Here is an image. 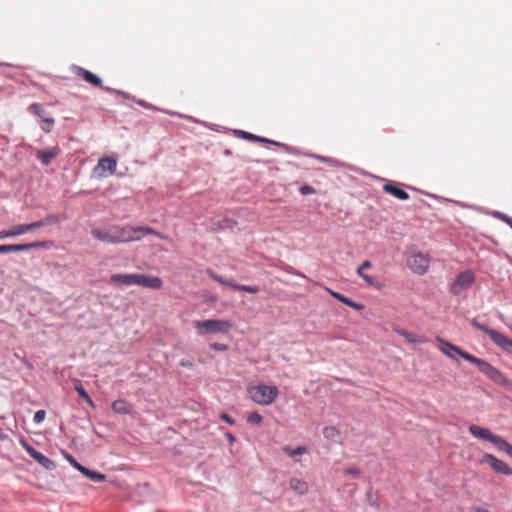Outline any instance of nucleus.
<instances>
[{
	"label": "nucleus",
	"instance_id": "35",
	"mask_svg": "<svg viewBox=\"0 0 512 512\" xmlns=\"http://www.w3.org/2000/svg\"><path fill=\"white\" fill-rule=\"evenodd\" d=\"M29 224V230L30 232L39 228H42L44 226H47V221L45 219H41L35 222L28 223Z\"/></svg>",
	"mask_w": 512,
	"mask_h": 512
},
{
	"label": "nucleus",
	"instance_id": "9",
	"mask_svg": "<svg viewBox=\"0 0 512 512\" xmlns=\"http://www.w3.org/2000/svg\"><path fill=\"white\" fill-rule=\"evenodd\" d=\"M51 246H52L51 241H35V242L24 243V244H5V245H0V254L11 253V252H21V251H27V250L39 249V248H49Z\"/></svg>",
	"mask_w": 512,
	"mask_h": 512
},
{
	"label": "nucleus",
	"instance_id": "12",
	"mask_svg": "<svg viewBox=\"0 0 512 512\" xmlns=\"http://www.w3.org/2000/svg\"><path fill=\"white\" fill-rule=\"evenodd\" d=\"M21 444H22V447L26 450V452L35 461H37L43 468H45L47 470H52L55 468V464L52 460H50L48 457H46L42 453L38 452L35 448H33L27 442L22 441Z\"/></svg>",
	"mask_w": 512,
	"mask_h": 512
},
{
	"label": "nucleus",
	"instance_id": "44",
	"mask_svg": "<svg viewBox=\"0 0 512 512\" xmlns=\"http://www.w3.org/2000/svg\"><path fill=\"white\" fill-rule=\"evenodd\" d=\"M68 460L79 472H81V468H85L80 463H78L72 456H69Z\"/></svg>",
	"mask_w": 512,
	"mask_h": 512
},
{
	"label": "nucleus",
	"instance_id": "34",
	"mask_svg": "<svg viewBox=\"0 0 512 512\" xmlns=\"http://www.w3.org/2000/svg\"><path fill=\"white\" fill-rule=\"evenodd\" d=\"M342 303L358 311L362 310L364 307L361 303L354 302L351 299L347 298L346 296L344 297V299H342Z\"/></svg>",
	"mask_w": 512,
	"mask_h": 512
},
{
	"label": "nucleus",
	"instance_id": "39",
	"mask_svg": "<svg viewBox=\"0 0 512 512\" xmlns=\"http://www.w3.org/2000/svg\"><path fill=\"white\" fill-rule=\"evenodd\" d=\"M209 347L212 350H215V351H227L228 350V346L227 345L221 344V343H216V342L210 343Z\"/></svg>",
	"mask_w": 512,
	"mask_h": 512
},
{
	"label": "nucleus",
	"instance_id": "36",
	"mask_svg": "<svg viewBox=\"0 0 512 512\" xmlns=\"http://www.w3.org/2000/svg\"><path fill=\"white\" fill-rule=\"evenodd\" d=\"M74 388H75L76 392L78 393V395L82 399L88 398V393L83 388V386L81 385L80 381H77V383H75Z\"/></svg>",
	"mask_w": 512,
	"mask_h": 512
},
{
	"label": "nucleus",
	"instance_id": "33",
	"mask_svg": "<svg viewBox=\"0 0 512 512\" xmlns=\"http://www.w3.org/2000/svg\"><path fill=\"white\" fill-rule=\"evenodd\" d=\"M29 110L33 112L36 116L43 118L45 115V111L42 106L38 103H33L30 105Z\"/></svg>",
	"mask_w": 512,
	"mask_h": 512
},
{
	"label": "nucleus",
	"instance_id": "23",
	"mask_svg": "<svg viewBox=\"0 0 512 512\" xmlns=\"http://www.w3.org/2000/svg\"><path fill=\"white\" fill-rule=\"evenodd\" d=\"M282 450L290 458H295L298 455H303V454L308 453V448L305 446H299L297 448H291L290 446H284L282 448Z\"/></svg>",
	"mask_w": 512,
	"mask_h": 512
},
{
	"label": "nucleus",
	"instance_id": "40",
	"mask_svg": "<svg viewBox=\"0 0 512 512\" xmlns=\"http://www.w3.org/2000/svg\"><path fill=\"white\" fill-rule=\"evenodd\" d=\"M300 193L304 196L315 193V189L312 186L304 185L300 188Z\"/></svg>",
	"mask_w": 512,
	"mask_h": 512
},
{
	"label": "nucleus",
	"instance_id": "1",
	"mask_svg": "<svg viewBox=\"0 0 512 512\" xmlns=\"http://www.w3.org/2000/svg\"><path fill=\"white\" fill-rule=\"evenodd\" d=\"M438 349L451 360L457 361L455 354L461 356L466 361L474 364L480 372L485 374L489 379L503 387H511V381L497 368L493 367L490 363L475 357L474 355L460 349L456 345L444 340L441 337H436Z\"/></svg>",
	"mask_w": 512,
	"mask_h": 512
},
{
	"label": "nucleus",
	"instance_id": "4",
	"mask_svg": "<svg viewBox=\"0 0 512 512\" xmlns=\"http://www.w3.org/2000/svg\"><path fill=\"white\" fill-rule=\"evenodd\" d=\"M250 399L262 406L272 404L278 397L279 391L276 386L258 384L247 389Z\"/></svg>",
	"mask_w": 512,
	"mask_h": 512
},
{
	"label": "nucleus",
	"instance_id": "49",
	"mask_svg": "<svg viewBox=\"0 0 512 512\" xmlns=\"http://www.w3.org/2000/svg\"><path fill=\"white\" fill-rule=\"evenodd\" d=\"M226 227L232 228L236 225V221L234 220H225Z\"/></svg>",
	"mask_w": 512,
	"mask_h": 512
},
{
	"label": "nucleus",
	"instance_id": "46",
	"mask_svg": "<svg viewBox=\"0 0 512 512\" xmlns=\"http://www.w3.org/2000/svg\"><path fill=\"white\" fill-rule=\"evenodd\" d=\"M180 366L185 367V368H192L193 367V363L190 360L182 359L180 361Z\"/></svg>",
	"mask_w": 512,
	"mask_h": 512
},
{
	"label": "nucleus",
	"instance_id": "8",
	"mask_svg": "<svg viewBox=\"0 0 512 512\" xmlns=\"http://www.w3.org/2000/svg\"><path fill=\"white\" fill-rule=\"evenodd\" d=\"M407 267L415 274L424 275L430 267L428 255L416 253L407 258Z\"/></svg>",
	"mask_w": 512,
	"mask_h": 512
},
{
	"label": "nucleus",
	"instance_id": "3",
	"mask_svg": "<svg viewBox=\"0 0 512 512\" xmlns=\"http://www.w3.org/2000/svg\"><path fill=\"white\" fill-rule=\"evenodd\" d=\"M232 323L225 319L196 320L193 327L200 336L208 334H228L232 329Z\"/></svg>",
	"mask_w": 512,
	"mask_h": 512
},
{
	"label": "nucleus",
	"instance_id": "27",
	"mask_svg": "<svg viewBox=\"0 0 512 512\" xmlns=\"http://www.w3.org/2000/svg\"><path fill=\"white\" fill-rule=\"evenodd\" d=\"M206 273L207 275L215 280L216 282L222 284V285H228L232 288V285H234V283L230 282V281H227L226 279H224L223 277L219 276L218 274H216L213 270L211 269H207L206 270Z\"/></svg>",
	"mask_w": 512,
	"mask_h": 512
},
{
	"label": "nucleus",
	"instance_id": "21",
	"mask_svg": "<svg viewBox=\"0 0 512 512\" xmlns=\"http://www.w3.org/2000/svg\"><path fill=\"white\" fill-rule=\"evenodd\" d=\"M112 410L115 413L122 414V415L131 413L129 404L125 400H122V399L116 400L112 403Z\"/></svg>",
	"mask_w": 512,
	"mask_h": 512
},
{
	"label": "nucleus",
	"instance_id": "41",
	"mask_svg": "<svg viewBox=\"0 0 512 512\" xmlns=\"http://www.w3.org/2000/svg\"><path fill=\"white\" fill-rule=\"evenodd\" d=\"M220 418H221V420L225 421L229 425H234L235 424L234 419L229 414H227V413H222L220 415Z\"/></svg>",
	"mask_w": 512,
	"mask_h": 512
},
{
	"label": "nucleus",
	"instance_id": "2",
	"mask_svg": "<svg viewBox=\"0 0 512 512\" xmlns=\"http://www.w3.org/2000/svg\"><path fill=\"white\" fill-rule=\"evenodd\" d=\"M91 234L95 239L111 244L138 241L142 237L141 234H151L162 238L159 232L150 227H132L130 225H112L104 230L93 228Z\"/></svg>",
	"mask_w": 512,
	"mask_h": 512
},
{
	"label": "nucleus",
	"instance_id": "11",
	"mask_svg": "<svg viewBox=\"0 0 512 512\" xmlns=\"http://www.w3.org/2000/svg\"><path fill=\"white\" fill-rule=\"evenodd\" d=\"M481 462L489 464L491 468L499 474L512 475V468L506 462L498 459L492 454H485L482 457Z\"/></svg>",
	"mask_w": 512,
	"mask_h": 512
},
{
	"label": "nucleus",
	"instance_id": "24",
	"mask_svg": "<svg viewBox=\"0 0 512 512\" xmlns=\"http://www.w3.org/2000/svg\"><path fill=\"white\" fill-rule=\"evenodd\" d=\"M238 133L241 136V138H243L245 140L264 142V143H273L272 141H270V140H268L266 138L254 135V134L246 132V131H239Z\"/></svg>",
	"mask_w": 512,
	"mask_h": 512
},
{
	"label": "nucleus",
	"instance_id": "17",
	"mask_svg": "<svg viewBox=\"0 0 512 512\" xmlns=\"http://www.w3.org/2000/svg\"><path fill=\"white\" fill-rule=\"evenodd\" d=\"M135 273L133 274H120V273H117V274H112L110 276V280L112 283H115V284H122V285H125V286H131V285H134V280H135Z\"/></svg>",
	"mask_w": 512,
	"mask_h": 512
},
{
	"label": "nucleus",
	"instance_id": "13",
	"mask_svg": "<svg viewBox=\"0 0 512 512\" xmlns=\"http://www.w3.org/2000/svg\"><path fill=\"white\" fill-rule=\"evenodd\" d=\"M134 285L149 289H160L163 285L162 280L157 276L135 273Z\"/></svg>",
	"mask_w": 512,
	"mask_h": 512
},
{
	"label": "nucleus",
	"instance_id": "16",
	"mask_svg": "<svg viewBox=\"0 0 512 512\" xmlns=\"http://www.w3.org/2000/svg\"><path fill=\"white\" fill-rule=\"evenodd\" d=\"M383 190L386 193L394 196L395 198H397L399 200H408L409 199V194L406 191H404L402 188H400L394 184H390V183L385 184L383 186Z\"/></svg>",
	"mask_w": 512,
	"mask_h": 512
},
{
	"label": "nucleus",
	"instance_id": "37",
	"mask_svg": "<svg viewBox=\"0 0 512 512\" xmlns=\"http://www.w3.org/2000/svg\"><path fill=\"white\" fill-rule=\"evenodd\" d=\"M316 159H318L319 161L323 162V163H326V164H329V165H332V166H335L337 161L333 158H330V157H326V156H320V155H315L314 156Z\"/></svg>",
	"mask_w": 512,
	"mask_h": 512
},
{
	"label": "nucleus",
	"instance_id": "10",
	"mask_svg": "<svg viewBox=\"0 0 512 512\" xmlns=\"http://www.w3.org/2000/svg\"><path fill=\"white\" fill-rule=\"evenodd\" d=\"M116 167V159L104 156L98 160L97 165L93 169V173L99 178H104L109 175H113L116 171Z\"/></svg>",
	"mask_w": 512,
	"mask_h": 512
},
{
	"label": "nucleus",
	"instance_id": "42",
	"mask_svg": "<svg viewBox=\"0 0 512 512\" xmlns=\"http://www.w3.org/2000/svg\"><path fill=\"white\" fill-rule=\"evenodd\" d=\"M12 237H13V233L11 231V228L7 229V230H0V240L6 239V238H12Z\"/></svg>",
	"mask_w": 512,
	"mask_h": 512
},
{
	"label": "nucleus",
	"instance_id": "47",
	"mask_svg": "<svg viewBox=\"0 0 512 512\" xmlns=\"http://www.w3.org/2000/svg\"><path fill=\"white\" fill-rule=\"evenodd\" d=\"M225 436H226V438H227V440L229 441L230 444H234L235 443L236 438L233 436L232 433L226 432Z\"/></svg>",
	"mask_w": 512,
	"mask_h": 512
},
{
	"label": "nucleus",
	"instance_id": "25",
	"mask_svg": "<svg viewBox=\"0 0 512 512\" xmlns=\"http://www.w3.org/2000/svg\"><path fill=\"white\" fill-rule=\"evenodd\" d=\"M323 435L326 439H329V440H336L339 435H340V432L339 430L334 427V426H326L324 427L323 429Z\"/></svg>",
	"mask_w": 512,
	"mask_h": 512
},
{
	"label": "nucleus",
	"instance_id": "7",
	"mask_svg": "<svg viewBox=\"0 0 512 512\" xmlns=\"http://www.w3.org/2000/svg\"><path fill=\"white\" fill-rule=\"evenodd\" d=\"M475 274L471 270H465L459 273L450 285V292L454 295L460 294L467 290L475 282Z\"/></svg>",
	"mask_w": 512,
	"mask_h": 512
},
{
	"label": "nucleus",
	"instance_id": "15",
	"mask_svg": "<svg viewBox=\"0 0 512 512\" xmlns=\"http://www.w3.org/2000/svg\"><path fill=\"white\" fill-rule=\"evenodd\" d=\"M76 74L78 76L82 77L89 84L96 86V87H102L101 79L97 75L93 74L92 72H90L82 67H78L76 69Z\"/></svg>",
	"mask_w": 512,
	"mask_h": 512
},
{
	"label": "nucleus",
	"instance_id": "45",
	"mask_svg": "<svg viewBox=\"0 0 512 512\" xmlns=\"http://www.w3.org/2000/svg\"><path fill=\"white\" fill-rule=\"evenodd\" d=\"M345 473L353 475L354 477H358L360 475L359 469L355 467L346 469Z\"/></svg>",
	"mask_w": 512,
	"mask_h": 512
},
{
	"label": "nucleus",
	"instance_id": "50",
	"mask_svg": "<svg viewBox=\"0 0 512 512\" xmlns=\"http://www.w3.org/2000/svg\"><path fill=\"white\" fill-rule=\"evenodd\" d=\"M84 400L88 403L89 406L95 407L94 402L89 395L88 398H85Z\"/></svg>",
	"mask_w": 512,
	"mask_h": 512
},
{
	"label": "nucleus",
	"instance_id": "38",
	"mask_svg": "<svg viewBox=\"0 0 512 512\" xmlns=\"http://www.w3.org/2000/svg\"><path fill=\"white\" fill-rule=\"evenodd\" d=\"M45 416H46V412H45L44 410H38V411L34 414L33 421H34L36 424H39V423H41V422L45 419Z\"/></svg>",
	"mask_w": 512,
	"mask_h": 512
},
{
	"label": "nucleus",
	"instance_id": "20",
	"mask_svg": "<svg viewBox=\"0 0 512 512\" xmlns=\"http://www.w3.org/2000/svg\"><path fill=\"white\" fill-rule=\"evenodd\" d=\"M356 273L359 277H361L369 286H372L378 290H380L382 287H383V284L381 282H379L377 279H375L374 277L368 275V274H365L364 273V270L361 269V267H358L357 270H356Z\"/></svg>",
	"mask_w": 512,
	"mask_h": 512
},
{
	"label": "nucleus",
	"instance_id": "31",
	"mask_svg": "<svg viewBox=\"0 0 512 512\" xmlns=\"http://www.w3.org/2000/svg\"><path fill=\"white\" fill-rule=\"evenodd\" d=\"M66 218L67 217L65 214H60V215L49 214L44 219H45V221H47V225H50L53 223H59V222L65 220Z\"/></svg>",
	"mask_w": 512,
	"mask_h": 512
},
{
	"label": "nucleus",
	"instance_id": "5",
	"mask_svg": "<svg viewBox=\"0 0 512 512\" xmlns=\"http://www.w3.org/2000/svg\"><path fill=\"white\" fill-rule=\"evenodd\" d=\"M469 432L475 438L493 443L499 450L506 452L512 458V445L504 438L495 435L489 429L478 425H471L469 427Z\"/></svg>",
	"mask_w": 512,
	"mask_h": 512
},
{
	"label": "nucleus",
	"instance_id": "30",
	"mask_svg": "<svg viewBox=\"0 0 512 512\" xmlns=\"http://www.w3.org/2000/svg\"><path fill=\"white\" fill-rule=\"evenodd\" d=\"M41 119H42L41 129H42L44 132L49 133V132L52 130V127H53V125H54V123H55L54 118H52V117H46V116L44 115V117H43V118H41Z\"/></svg>",
	"mask_w": 512,
	"mask_h": 512
},
{
	"label": "nucleus",
	"instance_id": "6",
	"mask_svg": "<svg viewBox=\"0 0 512 512\" xmlns=\"http://www.w3.org/2000/svg\"><path fill=\"white\" fill-rule=\"evenodd\" d=\"M471 324L478 330L489 335L490 339L501 349H503L508 354L512 355V339L507 336L499 333L496 330L490 329L489 327L479 323L476 319L471 321Z\"/></svg>",
	"mask_w": 512,
	"mask_h": 512
},
{
	"label": "nucleus",
	"instance_id": "28",
	"mask_svg": "<svg viewBox=\"0 0 512 512\" xmlns=\"http://www.w3.org/2000/svg\"><path fill=\"white\" fill-rule=\"evenodd\" d=\"M232 288L238 291H244L251 294H255L259 292V288L257 286H250V285H241V284H235L232 285Z\"/></svg>",
	"mask_w": 512,
	"mask_h": 512
},
{
	"label": "nucleus",
	"instance_id": "14",
	"mask_svg": "<svg viewBox=\"0 0 512 512\" xmlns=\"http://www.w3.org/2000/svg\"><path fill=\"white\" fill-rule=\"evenodd\" d=\"M60 154V149L57 147H51L45 150H38L36 157L41 161L43 165H49L53 159Z\"/></svg>",
	"mask_w": 512,
	"mask_h": 512
},
{
	"label": "nucleus",
	"instance_id": "18",
	"mask_svg": "<svg viewBox=\"0 0 512 512\" xmlns=\"http://www.w3.org/2000/svg\"><path fill=\"white\" fill-rule=\"evenodd\" d=\"M290 488L299 495H304L308 492V484L299 478H291L289 481Z\"/></svg>",
	"mask_w": 512,
	"mask_h": 512
},
{
	"label": "nucleus",
	"instance_id": "29",
	"mask_svg": "<svg viewBox=\"0 0 512 512\" xmlns=\"http://www.w3.org/2000/svg\"><path fill=\"white\" fill-rule=\"evenodd\" d=\"M41 119H42L41 129H42L44 132L49 133V132L52 130V127H53V125H54V123H55L54 118H52V117H46V116L44 115V117H43V118H41Z\"/></svg>",
	"mask_w": 512,
	"mask_h": 512
},
{
	"label": "nucleus",
	"instance_id": "22",
	"mask_svg": "<svg viewBox=\"0 0 512 512\" xmlns=\"http://www.w3.org/2000/svg\"><path fill=\"white\" fill-rule=\"evenodd\" d=\"M81 473L89 478L93 482H103L106 479V476L102 473L90 470L88 468H81Z\"/></svg>",
	"mask_w": 512,
	"mask_h": 512
},
{
	"label": "nucleus",
	"instance_id": "48",
	"mask_svg": "<svg viewBox=\"0 0 512 512\" xmlns=\"http://www.w3.org/2000/svg\"><path fill=\"white\" fill-rule=\"evenodd\" d=\"M359 267H361V269H363V270L369 269L372 267V263L370 261L366 260Z\"/></svg>",
	"mask_w": 512,
	"mask_h": 512
},
{
	"label": "nucleus",
	"instance_id": "43",
	"mask_svg": "<svg viewBox=\"0 0 512 512\" xmlns=\"http://www.w3.org/2000/svg\"><path fill=\"white\" fill-rule=\"evenodd\" d=\"M327 291L328 293L333 296L335 299L339 300L340 302H342V299H344V295L338 293V292H335L333 290H331L330 288H327Z\"/></svg>",
	"mask_w": 512,
	"mask_h": 512
},
{
	"label": "nucleus",
	"instance_id": "51",
	"mask_svg": "<svg viewBox=\"0 0 512 512\" xmlns=\"http://www.w3.org/2000/svg\"><path fill=\"white\" fill-rule=\"evenodd\" d=\"M474 512H490V511L486 508L477 507L474 509Z\"/></svg>",
	"mask_w": 512,
	"mask_h": 512
},
{
	"label": "nucleus",
	"instance_id": "26",
	"mask_svg": "<svg viewBox=\"0 0 512 512\" xmlns=\"http://www.w3.org/2000/svg\"><path fill=\"white\" fill-rule=\"evenodd\" d=\"M11 231L13 233V237L23 235V234H25L27 232H30L29 224L28 223L16 224V225L11 227Z\"/></svg>",
	"mask_w": 512,
	"mask_h": 512
},
{
	"label": "nucleus",
	"instance_id": "19",
	"mask_svg": "<svg viewBox=\"0 0 512 512\" xmlns=\"http://www.w3.org/2000/svg\"><path fill=\"white\" fill-rule=\"evenodd\" d=\"M395 332L400 336L404 337L410 343L421 344L426 342L425 338L419 337L418 335L411 333L405 329L397 328L395 329Z\"/></svg>",
	"mask_w": 512,
	"mask_h": 512
},
{
	"label": "nucleus",
	"instance_id": "32",
	"mask_svg": "<svg viewBox=\"0 0 512 512\" xmlns=\"http://www.w3.org/2000/svg\"><path fill=\"white\" fill-rule=\"evenodd\" d=\"M262 416L258 412H251L247 416V421L251 424L260 425L262 423Z\"/></svg>",
	"mask_w": 512,
	"mask_h": 512
}]
</instances>
